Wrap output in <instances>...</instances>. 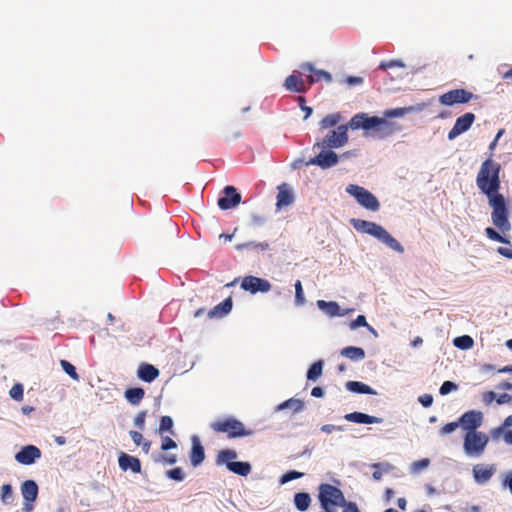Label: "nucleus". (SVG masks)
Listing matches in <instances>:
<instances>
[{
  "instance_id": "nucleus-61",
  "label": "nucleus",
  "mask_w": 512,
  "mask_h": 512,
  "mask_svg": "<svg viewBox=\"0 0 512 512\" xmlns=\"http://www.w3.org/2000/svg\"><path fill=\"white\" fill-rule=\"evenodd\" d=\"M497 252L508 259H512V246L510 248L499 247L497 249Z\"/></svg>"
},
{
  "instance_id": "nucleus-18",
  "label": "nucleus",
  "mask_w": 512,
  "mask_h": 512,
  "mask_svg": "<svg viewBox=\"0 0 512 512\" xmlns=\"http://www.w3.org/2000/svg\"><path fill=\"white\" fill-rule=\"evenodd\" d=\"M338 156L332 150L321 151L310 160V164L318 165L323 169L330 168L338 163Z\"/></svg>"
},
{
  "instance_id": "nucleus-60",
  "label": "nucleus",
  "mask_w": 512,
  "mask_h": 512,
  "mask_svg": "<svg viewBox=\"0 0 512 512\" xmlns=\"http://www.w3.org/2000/svg\"><path fill=\"white\" fill-rule=\"evenodd\" d=\"M346 83L350 86L360 85L363 83V78L357 76H349L346 79Z\"/></svg>"
},
{
  "instance_id": "nucleus-14",
  "label": "nucleus",
  "mask_w": 512,
  "mask_h": 512,
  "mask_svg": "<svg viewBox=\"0 0 512 512\" xmlns=\"http://www.w3.org/2000/svg\"><path fill=\"white\" fill-rule=\"evenodd\" d=\"M224 196L218 199V206L222 210H228L241 202V195L234 186H226L223 190Z\"/></svg>"
},
{
  "instance_id": "nucleus-12",
  "label": "nucleus",
  "mask_w": 512,
  "mask_h": 512,
  "mask_svg": "<svg viewBox=\"0 0 512 512\" xmlns=\"http://www.w3.org/2000/svg\"><path fill=\"white\" fill-rule=\"evenodd\" d=\"M459 423L466 432H476L483 423V413L477 410L467 411L459 418Z\"/></svg>"
},
{
  "instance_id": "nucleus-43",
  "label": "nucleus",
  "mask_w": 512,
  "mask_h": 512,
  "mask_svg": "<svg viewBox=\"0 0 512 512\" xmlns=\"http://www.w3.org/2000/svg\"><path fill=\"white\" fill-rule=\"evenodd\" d=\"M305 303V296L303 292L302 283L297 280L295 283V304L301 306Z\"/></svg>"
},
{
  "instance_id": "nucleus-16",
  "label": "nucleus",
  "mask_w": 512,
  "mask_h": 512,
  "mask_svg": "<svg viewBox=\"0 0 512 512\" xmlns=\"http://www.w3.org/2000/svg\"><path fill=\"white\" fill-rule=\"evenodd\" d=\"M40 457L41 451L38 447L34 445H27L16 453L15 460L23 465H31Z\"/></svg>"
},
{
  "instance_id": "nucleus-21",
  "label": "nucleus",
  "mask_w": 512,
  "mask_h": 512,
  "mask_svg": "<svg viewBox=\"0 0 512 512\" xmlns=\"http://www.w3.org/2000/svg\"><path fill=\"white\" fill-rule=\"evenodd\" d=\"M119 467L123 471L130 469L134 473L141 472V462L138 458L130 456L126 453H121L118 459Z\"/></svg>"
},
{
  "instance_id": "nucleus-48",
  "label": "nucleus",
  "mask_w": 512,
  "mask_h": 512,
  "mask_svg": "<svg viewBox=\"0 0 512 512\" xmlns=\"http://www.w3.org/2000/svg\"><path fill=\"white\" fill-rule=\"evenodd\" d=\"M457 389V385L454 383V382H451V381H445L441 387H440V394L441 395H447L449 394L451 391L453 390H456Z\"/></svg>"
},
{
  "instance_id": "nucleus-3",
  "label": "nucleus",
  "mask_w": 512,
  "mask_h": 512,
  "mask_svg": "<svg viewBox=\"0 0 512 512\" xmlns=\"http://www.w3.org/2000/svg\"><path fill=\"white\" fill-rule=\"evenodd\" d=\"M351 224L358 232L373 236L397 253H404V247L401 243L381 225L362 219H352Z\"/></svg>"
},
{
  "instance_id": "nucleus-57",
  "label": "nucleus",
  "mask_w": 512,
  "mask_h": 512,
  "mask_svg": "<svg viewBox=\"0 0 512 512\" xmlns=\"http://www.w3.org/2000/svg\"><path fill=\"white\" fill-rule=\"evenodd\" d=\"M129 434L134 444L140 446L142 441L144 440L142 434L138 431H130Z\"/></svg>"
},
{
  "instance_id": "nucleus-4",
  "label": "nucleus",
  "mask_w": 512,
  "mask_h": 512,
  "mask_svg": "<svg viewBox=\"0 0 512 512\" xmlns=\"http://www.w3.org/2000/svg\"><path fill=\"white\" fill-rule=\"evenodd\" d=\"M318 491V499L324 512H337L339 507L345 505L344 494L338 487L322 483Z\"/></svg>"
},
{
  "instance_id": "nucleus-56",
  "label": "nucleus",
  "mask_w": 512,
  "mask_h": 512,
  "mask_svg": "<svg viewBox=\"0 0 512 512\" xmlns=\"http://www.w3.org/2000/svg\"><path fill=\"white\" fill-rule=\"evenodd\" d=\"M145 418H146V413L139 412L134 418L135 426H137L139 429H143L144 425H145Z\"/></svg>"
},
{
  "instance_id": "nucleus-23",
  "label": "nucleus",
  "mask_w": 512,
  "mask_h": 512,
  "mask_svg": "<svg viewBox=\"0 0 512 512\" xmlns=\"http://www.w3.org/2000/svg\"><path fill=\"white\" fill-rule=\"evenodd\" d=\"M233 306L231 297L226 298L224 301L213 307L208 311L207 315L209 318H222L227 315Z\"/></svg>"
},
{
  "instance_id": "nucleus-45",
  "label": "nucleus",
  "mask_w": 512,
  "mask_h": 512,
  "mask_svg": "<svg viewBox=\"0 0 512 512\" xmlns=\"http://www.w3.org/2000/svg\"><path fill=\"white\" fill-rule=\"evenodd\" d=\"M394 67H405V64L401 60H390V61H383L379 65V69L386 71L389 68Z\"/></svg>"
},
{
  "instance_id": "nucleus-35",
  "label": "nucleus",
  "mask_w": 512,
  "mask_h": 512,
  "mask_svg": "<svg viewBox=\"0 0 512 512\" xmlns=\"http://www.w3.org/2000/svg\"><path fill=\"white\" fill-rule=\"evenodd\" d=\"M323 364L322 360L314 362L307 371V379L316 381L323 373Z\"/></svg>"
},
{
  "instance_id": "nucleus-55",
  "label": "nucleus",
  "mask_w": 512,
  "mask_h": 512,
  "mask_svg": "<svg viewBox=\"0 0 512 512\" xmlns=\"http://www.w3.org/2000/svg\"><path fill=\"white\" fill-rule=\"evenodd\" d=\"M343 426H337L333 424H325L321 426V431L327 434H330L334 431H343Z\"/></svg>"
},
{
  "instance_id": "nucleus-25",
  "label": "nucleus",
  "mask_w": 512,
  "mask_h": 512,
  "mask_svg": "<svg viewBox=\"0 0 512 512\" xmlns=\"http://www.w3.org/2000/svg\"><path fill=\"white\" fill-rule=\"evenodd\" d=\"M493 473L494 469L492 466L477 464L473 467V476L478 483L487 482L492 477Z\"/></svg>"
},
{
  "instance_id": "nucleus-54",
  "label": "nucleus",
  "mask_w": 512,
  "mask_h": 512,
  "mask_svg": "<svg viewBox=\"0 0 512 512\" xmlns=\"http://www.w3.org/2000/svg\"><path fill=\"white\" fill-rule=\"evenodd\" d=\"M496 398L497 395L493 391H486L482 394V400L485 405H490Z\"/></svg>"
},
{
  "instance_id": "nucleus-47",
  "label": "nucleus",
  "mask_w": 512,
  "mask_h": 512,
  "mask_svg": "<svg viewBox=\"0 0 512 512\" xmlns=\"http://www.w3.org/2000/svg\"><path fill=\"white\" fill-rule=\"evenodd\" d=\"M167 476L175 481H182L184 479V472L180 467L167 471Z\"/></svg>"
},
{
  "instance_id": "nucleus-5",
  "label": "nucleus",
  "mask_w": 512,
  "mask_h": 512,
  "mask_svg": "<svg viewBox=\"0 0 512 512\" xmlns=\"http://www.w3.org/2000/svg\"><path fill=\"white\" fill-rule=\"evenodd\" d=\"M210 428L216 433L226 434L227 438H240L252 435L253 431L234 417L217 419L210 424Z\"/></svg>"
},
{
  "instance_id": "nucleus-27",
  "label": "nucleus",
  "mask_w": 512,
  "mask_h": 512,
  "mask_svg": "<svg viewBox=\"0 0 512 512\" xmlns=\"http://www.w3.org/2000/svg\"><path fill=\"white\" fill-rule=\"evenodd\" d=\"M317 306L320 310H322L324 313H326L330 317L335 316H341L343 315L340 311V306L337 302L334 301H324V300H318Z\"/></svg>"
},
{
  "instance_id": "nucleus-13",
  "label": "nucleus",
  "mask_w": 512,
  "mask_h": 512,
  "mask_svg": "<svg viewBox=\"0 0 512 512\" xmlns=\"http://www.w3.org/2000/svg\"><path fill=\"white\" fill-rule=\"evenodd\" d=\"M474 121L475 115L471 112H467L458 117L452 129L448 132V139L453 140L460 134L469 130Z\"/></svg>"
},
{
  "instance_id": "nucleus-15",
  "label": "nucleus",
  "mask_w": 512,
  "mask_h": 512,
  "mask_svg": "<svg viewBox=\"0 0 512 512\" xmlns=\"http://www.w3.org/2000/svg\"><path fill=\"white\" fill-rule=\"evenodd\" d=\"M284 87L290 92L304 93L310 86L303 80L302 72L295 70L285 79Z\"/></svg>"
},
{
  "instance_id": "nucleus-40",
  "label": "nucleus",
  "mask_w": 512,
  "mask_h": 512,
  "mask_svg": "<svg viewBox=\"0 0 512 512\" xmlns=\"http://www.w3.org/2000/svg\"><path fill=\"white\" fill-rule=\"evenodd\" d=\"M383 467L384 471L388 472L392 469V465L389 464V463H385V464H380V463H375V464H372V468L374 469L373 473H372V477L374 480L376 481H379L382 479V471H380V468Z\"/></svg>"
},
{
  "instance_id": "nucleus-49",
  "label": "nucleus",
  "mask_w": 512,
  "mask_h": 512,
  "mask_svg": "<svg viewBox=\"0 0 512 512\" xmlns=\"http://www.w3.org/2000/svg\"><path fill=\"white\" fill-rule=\"evenodd\" d=\"M176 447H177V444L171 437H169V436L162 437L161 449L163 451H167L169 449H173Z\"/></svg>"
},
{
  "instance_id": "nucleus-32",
  "label": "nucleus",
  "mask_w": 512,
  "mask_h": 512,
  "mask_svg": "<svg viewBox=\"0 0 512 512\" xmlns=\"http://www.w3.org/2000/svg\"><path fill=\"white\" fill-rule=\"evenodd\" d=\"M145 392L142 388H129L125 391V398L132 405H138L143 399Z\"/></svg>"
},
{
  "instance_id": "nucleus-50",
  "label": "nucleus",
  "mask_w": 512,
  "mask_h": 512,
  "mask_svg": "<svg viewBox=\"0 0 512 512\" xmlns=\"http://www.w3.org/2000/svg\"><path fill=\"white\" fill-rule=\"evenodd\" d=\"M361 326L369 327V325L367 324L366 318L363 315H358L357 318L355 320L351 321L349 324V327L352 330H354L358 327H361Z\"/></svg>"
},
{
  "instance_id": "nucleus-52",
  "label": "nucleus",
  "mask_w": 512,
  "mask_h": 512,
  "mask_svg": "<svg viewBox=\"0 0 512 512\" xmlns=\"http://www.w3.org/2000/svg\"><path fill=\"white\" fill-rule=\"evenodd\" d=\"M158 458H159L158 460L160 462L169 464V465H173L177 462V456L174 454H169V455L161 454L158 456Z\"/></svg>"
},
{
  "instance_id": "nucleus-20",
  "label": "nucleus",
  "mask_w": 512,
  "mask_h": 512,
  "mask_svg": "<svg viewBox=\"0 0 512 512\" xmlns=\"http://www.w3.org/2000/svg\"><path fill=\"white\" fill-rule=\"evenodd\" d=\"M191 451H190V461L194 467L199 466L205 459V451L204 447L200 442L198 436L194 435L191 438Z\"/></svg>"
},
{
  "instance_id": "nucleus-62",
  "label": "nucleus",
  "mask_w": 512,
  "mask_h": 512,
  "mask_svg": "<svg viewBox=\"0 0 512 512\" xmlns=\"http://www.w3.org/2000/svg\"><path fill=\"white\" fill-rule=\"evenodd\" d=\"M512 400V396L507 394V393H504V394H501L499 397L496 398V402L499 404V405H502V404H505V403H508Z\"/></svg>"
},
{
  "instance_id": "nucleus-10",
  "label": "nucleus",
  "mask_w": 512,
  "mask_h": 512,
  "mask_svg": "<svg viewBox=\"0 0 512 512\" xmlns=\"http://www.w3.org/2000/svg\"><path fill=\"white\" fill-rule=\"evenodd\" d=\"M241 288L252 294H256L258 292L266 293L270 291L271 283L266 279L256 276H246L242 279Z\"/></svg>"
},
{
  "instance_id": "nucleus-51",
  "label": "nucleus",
  "mask_w": 512,
  "mask_h": 512,
  "mask_svg": "<svg viewBox=\"0 0 512 512\" xmlns=\"http://www.w3.org/2000/svg\"><path fill=\"white\" fill-rule=\"evenodd\" d=\"M429 464H430V460L428 458H424V459L415 461L412 464V469H413V471L417 472V471L427 468L429 466Z\"/></svg>"
},
{
  "instance_id": "nucleus-53",
  "label": "nucleus",
  "mask_w": 512,
  "mask_h": 512,
  "mask_svg": "<svg viewBox=\"0 0 512 512\" xmlns=\"http://www.w3.org/2000/svg\"><path fill=\"white\" fill-rule=\"evenodd\" d=\"M460 425L459 423V420L458 421H455V422H450V423H447L445 424L442 428H441V434H449V433H452L453 431H455L458 426Z\"/></svg>"
},
{
  "instance_id": "nucleus-26",
  "label": "nucleus",
  "mask_w": 512,
  "mask_h": 512,
  "mask_svg": "<svg viewBox=\"0 0 512 512\" xmlns=\"http://www.w3.org/2000/svg\"><path fill=\"white\" fill-rule=\"evenodd\" d=\"M294 197L290 189L284 183L278 187L276 206L278 209L289 206L293 203Z\"/></svg>"
},
{
  "instance_id": "nucleus-42",
  "label": "nucleus",
  "mask_w": 512,
  "mask_h": 512,
  "mask_svg": "<svg viewBox=\"0 0 512 512\" xmlns=\"http://www.w3.org/2000/svg\"><path fill=\"white\" fill-rule=\"evenodd\" d=\"M173 420L170 416H162L159 425V433L163 434L166 431H170L172 434Z\"/></svg>"
},
{
  "instance_id": "nucleus-24",
  "label": "nucleus",
  "mask_w": 512,
  "mask_h": 512,
  "mask_svg": "<svg viewBox=\"0 0 512 512\" xmlns=\"http://www.w3.org/2000/svg\"><path fill=\"white\" fill-rule=\"evenodd\" d=\"M137 376L145 382H152L159 376V370L151 364H141L137 371Z\"/></svg>"
},
{
  "instance_id": "nucleus-30",
  "label": "nucleus",
  "mask_w": 512,
  "mask_h": 512,
  "mask_svg": "<svg viewBox=\"0 0 512 512\" xmlns=\"http://www.w3.org/2000/svg\"><path fill=\"white\" fill-rule=\"evenodd\" d=\"M341 355L350 360L359 361L365 358V351L360 347L347 346L341 350Z\"/></svg>"
},
{
  "instance_id": "nucleus-33",
  "label": "nucleus",
  "mask_w": 512,
  "mask_h": 512,
  "mask_svg": "<svg viewBox=\"0 0 512 512\" xmlns=\"http://www.w3.org/2000/svg\"><path fill=\"white\" fill-rule=\"evenodd\" d=\"M311 503V497L306 492H299L294 495V504L299 511H306Z\"/></svg>"
},
{
  "instance_id": "nucleus-19",
  "label": "nucleus",
  "mask_w": 512,
  "mask_h": 512,
  "mask_svg": "<svg viewBox=\"0 0 512 512\" xmlns=\"http://www.w3.org/2000/svg\"><path fill=\"white\" fill-rule=\"evenodd\" d=\"M512 427V415L506 417L501 426L491 430V437L494 441H498L503 436L504 442L508 445H512V430H506V428Z\"/></svg>"
},
{
  "instance_id": "nucleus-41",
  "label": "nucleus",
  "mask_w": 512,
  "mask_h": 512,
  "mask_svg": "<svg viewBox=\"0 0 512 512\" xmlns=\"http://www.w3.org/2000/svg\"><path fill=\"white\" fill-rule=\"evenodd\" d=\"M60 364H61V367L62 369L73 379V380H76L78 381L79 380V375L78 373L76 372V368L74 367L73 364H71L69 361L67 360H61L60 361Z\"/></svg>"
},
{
  "instance_id": "nucleus-6",
  "label": "nucleus",
  "mask_w": 512,
  "mask_h": 512,
  "mask_svg": "<svg viewBox=\"0 0 512 512\" xmlns=\"http://www.w3.org/2000/svg\"><path fill=\"white\" fill-rule=\"evenodd\" d=\"M488 442L489 437L483 432H466L463 449L468 456L479 457L483 454Z\"/></svg>"
},
{
  "instance_id": "nucleus-7",
  "label": "nucleus",
  "mask_w": 512,
  "mask_h": 512,
  "mask_svg": "<svg viewBox=\"0 0 512 512\" xmlns=\"http://www.w3.org/2000/svg\"><path fill=\"white\" fill-rule=\"evenodd\" d=\"M345 190L348 194L353 196L357 203L363 208L372 212H377L380 209L378 199L367 189L355 184H349Z\"/></svg>"
},
{
  "instance_id": "nucleus-31",
  "label": "nucleus",
  "mask_w": 512,
  "mask_h": 512,
  "mask_svg": "<svg viewBox=\"0 0 512 512\" xmlns=\"http://www.w3.org/2000/svg\"><path fill=\"white\" fill-rule=\"evenodd\" d=\"M227 469L234 474L245 477L250 474L252 467L249 462L234 461L233 463L228 464Z\"/></svg>"
},
{
  "instance_id": "nucleus-34",
  "label": "nucleus",
  "mask_w": 512,
  "mask_h": 512,
  "mask_svg": "<svg viewBox=\"0 0 512 512\" xmlns=\"http://www.w3.org/2000/svg\"><path fill=\"white\" fill-rule=\"evenodd\" d=\"M292 409L294 413L300 412L304 408V402L300 399L290 398L277 406V410Z\"/></svg>"
},
{
  "instance_id": "nucleus-37",
  "label": "nucleus",
  "mask_w": 512,
  "mask_h": 512,
  "mask_svg": "<svg viewBox=\"0 0 512 512\" xmlns=\"http://www.w3.org/2000/svg\"><path fill=\"white\" fill-rule=\"evenodd\" d=\"M342 120V117L339 113H333L325 116L320 121V128L321 129H328L331 127L336 126L340 121Z\"/></svg>"
},
{
  "instance_id": "nucleus-22",
  "label": "nucleus",
  "mask_w": 512,
  "mask_h": 512,
  "mask_svg": "<svg viewBox=\"0 0 512 512\" xmlns=\"http://www.w3.org/2000/svg\"><path fill=\"white\" fill-rule=\"evenodd\" d=\"M344 419L353 422V423H359V424H375V423H381L382 419L371 416L362 412H352L348 413L344 416Z\"/></svg>"
},
{
  "instance_id": "nucleus-9",
  "label": "nucleus",
  "mask_w": 512,
  "mask_h": 512,
  "mask_svg": "<svg viewBox=\"0 0 512 512\" xmlns=\"http://www.w3.org/2000/svg\"><path fill=\"white\" fill-rule=\"evenodd\" d=\"M474 94L463 88L453 89L439 97V102L444 106H453L455 104H464L474 98Z\"/></svg>"
},
{
  "instance_id": "nucleus-59",
  "label": "nucleus",
  "mask_w": 512,
  "mask_h": 512,
  "mask_svg": "<svg viewBox=\"0 0 512 512\" xmlns=\"http://www.w3.org/2000/svg\"><path fill=\"white\" fill-rule=\"evenodd\" d=\"M342 507L344 508L342 512H360L354 502H345Z\"/></svg>"
},
{
  "instance_id": "nucleus-29",
  "label": "nucleus",
  "mask_w": 512,
  "mask_h": 512,
  "mask_svg": "<svg viewBox=\"0 0 512 512\" xmlns=\"http://www.w3.org/2000/svg\"><path fill=\"white\" fill-rule=\"evenodd\" d=\"M346 388L353 393L372 395L377 394V392L374 389H372L369 385L359 381H348L346 383Z\"/></svg>"
},
{
  "instance_id": "nucleus-63",
  "label": "nucleus",
  "mask_w": 512,
  "mask_h": 512,
  "mask_svg": "<svg viewBox=\"0 0 512 512\" xmlns=\"http://www.w3.org/2000/svg\"><path fill=\"white\" fill-rule=\"evenodd\" d=\"M311 395H312L313 397H317V398H319V397H322V396L324 395V391H323V389H322L321 387H318V386H317V387H314V388L312 389V391H311Z\"/></svg>"
},
{
  "instance_id": "nucleus-64",
  "label": "nucleus",
  "mask_w": 512,
  "mask_h": 512,
  "mask_svg": "<svg viewBox=\"0 0 512 512\" xmlns=\"http://www.w3.org/2000/svg\"><path fill=\"white\" fill-rule=\"evenodd\" d=\"M498 388L504 389V390H512V383L508 382V381H504L499 384Z\"/></svg>"
},
{
  "instance_id": "nucleus-17",
  "label": "nucleus",
  "mask_w": 512,
  "mask_h": 512,
  "mask_svg": "<svg viewBox=\"0 0 512 512\" xmlns=\"http://www.w3.org/2000/svg\"><path fill=\"white\" fill-rule=\"evenodd\" d=\"M300 69L303 72H310V73H312V75H309L307 77L308 86H311L312 84L318 82L321 79L325 80L326 82H331L332 81V76H331V74L329 72H327L325 70H317V69H315L312 63H309V62L302 63L300 65Z\"/></svg>"
},
{
  "instance_id": "nucleus-44",
  "label": "nucleus",
  "mask_w": 512,
  "mask_h": 512,
  "mask_svg": "<svg viewBox=\"0 0 512 512\" xmlns=\"http://www.w3.org/2000/svg\"><path fill=\"white\" fill-rule=\"evenodd\" d=\"M303 476H304V473L298 472L295 470H291V471L286 472L284 475H282L280 482H281V484H285L287 482H290L294 479L301 478Z\"/></svg>"
},
{
  "instance_id": "nucleus-38",
  "label": "nucleus",
  "mask_w": 512,
  "mask_h": 512,
  "mask_svg": "<svg viewBox=\"0 0 512 512\" xmlns=\"http://www.w3.org/2000/svg\"><path fill=\"white\" fill-rule=\"evenodd\" d=\"M1 502L5 505L10 504L13 500V489L10 484H3L0 493Z\"/></svg>"
},
{
  "instance_id": "nucleus-8",
  "label": "nucleus",
  "mask_w": 512,
  "mask_h": 512,
  "mask_svg": "<svg viewBox=\"0 0 512 512\" xmlns=\"http://www.w3.org/2000/svg\"><path fill=\"white\" fill-rule=\"evenodd\" d=\"M349 128V123L345 125H339L337 129L329 131L328 134L323 138L322 142L318 143V146L329 149L343 147L348 142Z\"/></svg>"
},
{
  "instance_id": "nucleus-39",
  "label": "nucleus",
  "mask_w": 512,
  "mask_h": 512,
  "mask_svg": "<svg viewBox=\"0 0 512 512\" xmlns=\"http://www.w3.org/2000/svg\"><path fill=\"white\" fill-rule=\"evenodd\" d=\"M485 235L490 240L497 241L500 243L510 244V241L507 238L503 237L500 233H498L495 229H493L491 227H487L485 229Z\"/></svg>"
},
{
  "instance_id": "nucleus-2",
  "label": "nucleus",
  "mask_w": 512,
  "mask_h": 512,
  "mask_svg": "<svg viewBox=\"0 0 512 512\" xmlns=\"http://www.w3.org/2000/svg\"><path fill=\"white\" fill-rule=\"evenodd\" d=\"M412 107H399L394 109H388L383 112L384 118L378 116H369L367 113L355 114L349 121V126L353 130L363 129L369 130H380L381 127L388 126V122L385 118H398L403 117L410 111Z\"/></svg>"
},
{
  "instance_id": "nucleus-58",
  "label": "nucleus",
  "mask_w": 512,
  "mask_h": 512,
  "mask_svg": "<svg viewBox=\"0 0 512 512\" xmlns=\"http://www.w3.org/2000/svg\"><path fill=\"white\" fill-rule=\"evenodd\" d=\"M419 402L424 406V407H429L432 405V402H433V397L432 395L430 394H424V395H421L419 397Z\"/></svg>"
},
{
  "instance_id": "nucleus-36",
  "label": "nucleus",
  "mask_w": 512,
  "mask_h": 512,
  "mask_svg": "<svg viewBox=\"0 0 512 512\" xmlns=\"http://www.w3.org/2000/svg\"><path fill=\"white\" fill-rule=\"evenodd\" d=\"M453 344L455 347L461 349V350H468L471 349L474 345V340L469 335H463L454 338Z\"/></svg>"
},
{
  "instance_id": "nucleus-1",
  "label": "nucleus",
  "mask_w": 512,
  "mask_h": 512,
  "mask_svg": "<svg viewBox=\"0 0 512 512\" xmlns=\"http://www.w3.org/2000/svg\"><path fill=\"white\" fill-rule=\"evenodd\" d=\"M501 165L494 161L491 156L484 160L476 176V185L487 199L492 208V223L502 232L507 233L511 230L509 220V207L503 194H501Z\"/></svg>"
},
{
  "instance_id": "nucleus-28",
  "label": "nucleus",
  "mask_w": 512,
  "mask_h": 512,
  "mask_svg": "<svg viewBox=\"0 0 512 512\" xmlns=\"http://www.w3.org/2000/svg\"><path fill=\"white\" fill-rule=\"evenodd\" d=\"M237 456V452L233 449L220 450L215 459L216 465H226L228 468V464L233 463Z\"/></svg>"
},
{
  "instance_id": "nucleus-46",
  "label": "nucleus",
  "mask_w": 512,
  "mask_h": 512,
  "mask_svg": "<svg viewBox=\"0 0 512 512\" xmlns=\"http://www.w3.org/2000/svg\"><path fill=\"white\" fill-rule=\"evenodd\" d=\"M11 398L21 401L23 399V387L21 384H15L9 392Z\"/></svg>"
},
{
  "instance_id": "nucleus-11",
  "label": "nucleus",
  "mask_w": 512,
  "mask_h": 512,
  "mask_svg": "<svg viewBox=\"0 0 512 512\" xmlns=\"http://www.w3.org/2000/svg\"><path fill=\"white\" fill-rule=\"evenodd\" d=\"M21 494L24 498L25 512H30L33 509V503L36 501L38 496V485L34 480H26L21 484Z\"/></svg>"
}]
</instances>
